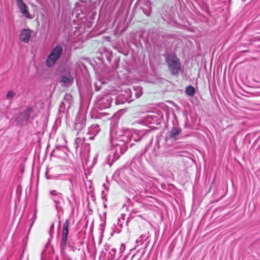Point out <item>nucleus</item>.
Wrapping results in <instances>:
<instances>
[{"label": "nucleus", "mask_w": 260, "mask_h": 260, "mask_svg": "<svg viewBox=\"0 0 260 260\" xmlns=\"http://www.w3.org/2000/svg\"><path fill=\"white\" fill-rule=\"evenodd\" d=\"M132 132L129 129H119L116 132V137L111 140V144L115 148V153L119 156L127 148V144L132 141Z\"/></svg>", "instance_id": "obj_1"}, {"label": "nucleus", "mask_w": 260, "mask_h": 260, "mask_svg": "<svg viewBox=\"0 0 260 260\" xmlns=\"http://www.w3.org/2000/svg\"><path fill=\"white\" fill-rule=\"evenodd\" d=\"M169 71L173 75H177L181 70V63L177 56L172 53H168L165 56Z\"/></svg>", "instance_id": "obj_2"}, {"label": "nucleus", "mask_w": 260, "mask_h": 260, "mask_svg": "<svg viewBox=\"0 0 260 260\" xmlns=\"http://www.w3.org/2000/svg\"><path fill=\"white\" fill-rule=\"evenodd\" d=\"M63 49L61 46L57 45L51 50L48 56L46 64L48 67L53 66L62 54Z\"/></svg>", "instance_id": "obj_3"}, {"label": "nucleus", "mask_w": 260, "mask_h": 260, "mask_svg": "<svg viewBox=\"0 0 260 260\" xmlns=\"http://www.w3.org/2000/svg\"><path fill=\"white\" fill-rule=\"evenodd\" d=\"M50 198L54 202L56 209L59 211L62 209V204L64 203V199L61 193L55 190H52L49 191Z\"/></svg>", "instance_id": "obj_4"}, {"label": "nucleus", "mask_w": 260, "mask_h": 260, "mask_svg": "<svg viewBox=\"0 0 260 260\" xmlns=\"http://www.w3.org/2000/svg\"><path fill=\"white\" fill-rule=\"evenodd\" d=\"M75 148L77 151H79L80 153H88L90 151L89 144L85 142L84 137H77L75 142Z\"/></svg>", "instance_id": "obj_5"}, {"label": "nucleus", "mask_w": 260, "mask_h": 260, "mask_svg": "<svg viewBox=\"0 0 260 260\" xmlns=\"http://www.w3.org/2000/svg\"><path fill=\"white\" fill-rule=\"evenodd\" d=\"M69 220L66 219L63 224L61 241L60 242V248L61 250H64L67 248V239L69 234Z\"/></svg>", "instance_id": "obj_6"}, {"label": "nucleus", "mask_w": 260, "mask_h": 260, "mask_svg": "<svg viewBox=\"0 0 260 260\" xmlns=\"http://www.w3.org/2000/svg\"><path fill=\"white\" fill-rule=\"evenodd\" d=\"M86 119L84 116H78L75 122L74 129L77 132V135H78L85 127Z\"/></svg>", "instance_id": "obj_7"}, {"label": "nucleus", "mask_w": 260, "mask_h": 260, "mask_svg": "<svg viewBox=\"0 0 260 260\" xmlns=\"http://www.w3.org/2000/svg\"><path fill=\"white\" fill-rule=\"evenodd\" d=\"M131 131L132 132V141L134 140L135 142L140 141L147 132L146 130L144 128L132 129Z\"/></svg>", "instance_id": "obj_8"}, {"label": "nucleus", "mask_w": 260, "mask_h": 260, "mask_svg": "<svg viewBox=\"0 0 260 260\" xmlns=\"http://www.w3.org/2000/svg\"><path fill=\"white\" fill-rule=\"evenodd\" d=\"M17 5L19 9L20 12L23 14L26 18H31V17L27 11V7L26 5L23 2L22 0H16Z\"/></svg>", "instance_id": "obj_9"}, {"label": "nucleus", "mask_w": 260, "mask_h": 260, "mask_svg": "<svg viewBox=\"0 0 260 260\" xmlns=\"http://www.w3.org/2000/svg\"><path fill=\"white\" fill-rule=\"evenodd\" d=\"M100 131V128L98 124H93L90 126L88 129L87 134L89 136V139L93 140L95 136Z\"/></svg>", "instance_id": "obj_10"}, {"label": "nucleus", "mask_w": 260, "mask_h": 260, "mask_svg": "<svg viewBox=\"0 0 260 260\" xmlns=\"http://www.w3.org/2000/svg\"><path fill=\"white\" fill-rule=\"evenodd\" d=\"M31 34L30 29H24L21 30L20 34V39L24 43H28L29 41Z\"/></svg>", "instance_id": "obj_11"}, {"label": "nucleus", "mask_w": 260, "mask_h": 260, "mask_svg": "<svg viewBox=\"0 0 260 260\" xmlns=\"http://www.w3.org/2000/svg\"><path fill=\"white\" fill-rule=\"evenodd\" d=\"M181 129L178 126H174L170 131L169 135V138L176 140L178 138V136L181 133Z\"/></svg>", "instance_id": "obj_12"}, {"label": "nucleus", "mask_w": 260, "mask_h": 260, "mask_svg": "<svg viewBox=\"0 0 260 260\" xmlns=\"http://www.w3.org/2000/svg\"><path fill=\"white\" fill-rule=\"evenodd\" d=\"M162 118V113L156 114L155 113H152L151 114L148 116V119H151V120L149 121V122L151 123H160Z\"/></svg>", "instance_id": "obj_13"}, {"label": "nucleus", "mask_w": 260, "mask_h": 260, "mask_svg": "<svg viewBox=\"0 0 260 260\" xmlns=\"http://www.w3.org/2000/svg\"><path fill=\"white\" fill-rule=\"evenodd\" d=\"M32 112V110L31 108H27L24 111L20 113L19 116L21 118L22 120L27 121L28 120Z\"/></svg>", "instance_id": "obj_14"}, {"label": "nucleus", "mask_w": 260, "mask_h": 260, "mask_svg": "<svg viewBox=\"0 0 260 260\" xmlns=\"http://www.w3.org/2000/svg\"><path fill=\"white\" fill-rule=\"evenodd\" d=\"M150 237L149 233L148 232L147 233L141 235L139 238L137 240L136 243L138 245H142L145 241H146Z\"/></svg>", "instance_id": "obj_15"}, {"label": "nucleus", "mask_w": 260, "mask_h": 260, "mask_svg": "<svg viewBox=\"0 0 260 260\" xmlns=\"http://www.w3.org/2000/svg\"><path fill=\"white\" fill-rule=\"evenodd\" d=\"M72 100V95L68 93H66L64 96L63 102L61 103L60 106L61 107L62 105H64L65 103H66L68 105V107H69L71 103Z\"/></svg>", "instance_id": "obj_16"}, {"label": "nucleus", "mask_w": 260, "mask_h": 260, "mask_svg": "<svg viewBox=\"0 0 260 260\" xmlns=\"http://www.w3.org/2000/svg\"><path fill=\"white\" fill-rule=\"evenodd\" d=\"M61 81L64 83L71 84L73 81V78L70 75H63L61 76Z\"/></svg>", "instance_id": "obj_17"}, {"label": "nucleus", "mask_w": 260, "mask_h": 260, "mask_svg": "<svg viewBox=\"0 0 260 260\" xmlns=\"http://www.w3.org/2000/svg\"><path fill=\"white\" fill-rule=\"evenodd\" d=\"M185 92L187 95L192 96L195 93V88L191 85L188 86L186 87Z\"/></svg>", "instance_id": "obj_18"}, {"label": "nucleus", "mask_w": 260, "mask_h": 260, "mask_svg": "<svg viewBox=\"0 0 260 260\" xmlns=\"http://www.w3.org/2000/svg\"><path fill=\"white\" fill-rule=\"evenodd\" d=\"M134 90L136 98H138L141 96L142 94V89L140 87H134Z\"/></svg>", "instance_id": "obj_19"}, {"label": "nucleus", "mask_w": 260, "mask_h": 260, "mask_svg": "<svg viewBox=\"0 0 260 260\" xmlns=\"http://www.w3.org/2000/svg\"><path fill=\"white\" fill-rule=\"evenodd\" d=\"M68 245L73 251H75L77 249L76 243L74 241L70 240L68 242Z\"/></svg>", "instance_id": "obj_20"}, {"label": "nucleus", "mask_w": 260, "mask_h": 260, "mask_svg": "<svg viewBox=\"0 0 260 260\" xmlns=\"http://www.w3.org/2000/svg\"><path fill=\"white\" fill-rule=\"evenodd\" d=\"M116 253V249L115 248H112L110 249H109V253L110 255V258L111 259H113L114 258Z\"/></svg>", "instance_id": "obj_21"}, {"label": "nucleus", "mask_w": 260, "mask_h": 260, "mask_svg": "<svg viewBox=\"0 0 260 260\" xmlns=\"http://www.w3.org/2000/svg\"><path fill=\"white\" fill-rule=\"evenodd\" d=\"M124 220V216L123 214H121L120 218H118L117 220V224L120 228L122 227V223Z\"/></svg>", "instance_id": "obj_22"}, {"label": "nucleus", "mask_w": 260, "mask_h": 260, "mask_svg": "<svg viewBox=\"0 0 260 260\" xmlns=\"http://www.w3.org/2000/svg\"><path fill=\"white\" fill-rule=\"evenodd\" d=\"M134 126L137 127V125H145V122L141 120L135 121L132 123Z\"/></svg>", "instance_id": "obj_23"}, {"label": "nucleus", "mask_w": 260, "mask_h": 260, "mask_svg": "<svg viewBox=\"0 0 260 260\" xmlns=\"http://www.w3.org/2000/svg\"><path fill=\"white\" fill-rule=\"evenodd\" d=\"M15 93L14 91L12 90H10L7 92V98L8 99H11L15 96Z\"/></svg>", "instance_id": "obj_24"}, {"label": "nucleus", "mask_w": 260, "mask_h": 260, "mask_svg": "<svg viewBox=\"0 0 260 260\" xmlns=\"http://www.w3.org/2000/svg\"><path fill=\"white\" fill-rule=\"evenodd\" d=\"M125 249V246L124 244H121L120 245V247L119 248V252L121 253V254H122V253L124 252V251Z\"/></svg>", "instance_id": "obj_25"}, {"label": "nucleus", "mask_w": 260, "mask_h": 260, "mask_svg": "<svg viewBox=\"0 0 260 260\" xmlns=\"http://www.w3.org/2000/svg\"><path fill=\"white\" fill-rule=\"evenodd\" d=\"M139 161V158H134L132 161H131V166L132 167H134V164L135 163V161Z\"/></svg>", "instance_id": "obj_26"}, {"label": "nucleus", "mask_w": 260, "mask_h": 260, "mask_svg": "<svg viewBox=\"0 0 260 260\" xmlns=\"http://www.w3.org/2000/svg\"><path fill=\"white\" fill-rule=\"evenodd\" d=\"M61 147L60 146H56L55 149H54L53 150V152H54V153L56 152L57 151L61 149Z\"/></svg>", "instance_id": "obj_27"}, {"label": "nucleus", "mask_w": 260, "mask_h": 260, "mask_svg": "<svg viewBox=\"0 0 260 260\" xmlns=\"http://www.w3.org/2000/svg\"><path fill=\"white\" fill-rule=\"evenodd\" d=\"M36 211L35 212L34 214V217L32 218V224L34 223V222L35 221V220H36Z\"/></svg>", "instance_id": "obj_28"}, {"label": "nucleus", "mask_w": 260, "mask_h": 260, "mask_svg": "<svg viewBox=\"0 0 260 260\" xmlns=\"http://www.w3.org/2000/svg\"><path fill=\"white\" fill-rule=\"evenodd\" d=\"M70 182L72 184V186L74 187V186L75 185V183H74V181L72 179H70Z\"/></svg>", "instance_id": "obj_29"}, {"label": "nucleus", "mask_w": 260, "mask_h": 260, "mask_svg": "<svg viewBox=\"0 0 260 260\" xmlns=\"http://www.w3.org/2000/svg\"><path fill=\"white\" fill-rule=\"evenodd\" d=\"M115 132V129L113 128L111 130V135H113Z\"/></svg>", "instance_id": "obj_30"}, {"label": "nucleus", "mask_w": 260, "mask_h": 260, "mask_svg": "<svg viewBox=\"0 0 260 260\" xmlns=\"http://www.w3.org/2000/svg\"><path fill=\"white\" fill-rule=\"evenodd\" d=\"M54 228V223H52L51 226H50V231L53 229Z\"/></svg>", "instance_id": "obj_31"}, {"label": "nucleus", "mask_w": 260, "mask_h": 260, "mask_svg": "<svg viewBox=\"0 0 260 260\" xmlns=\"http://www.w3.org/2000/svg\"><path fill=\"white\" fill-rule=\"evenodd\" d=\"M112 162H113V160L112 161V162H110L109 161V160H108V164L110 166H111V165H112Z\"/></svg>", "instance_id": "obj_32"}]
</instances>
